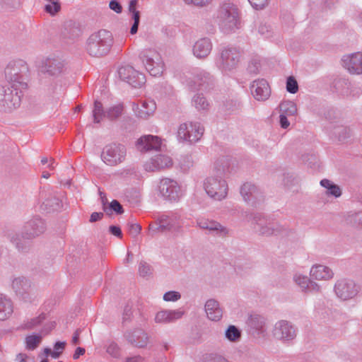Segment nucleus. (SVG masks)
Segmentation results:
<instances>
[{"label": "nucleus", "mask_w": 362, "mask_h": 362, "mask_svg": "<svg viewBox=\"0 0 362 362\" xmlns=\"http://www.w3.org/2000/svg\"><path fill=\"white\" fill-rule=\"evenodd\" d=\"M251 217L254 230L260 235H275L284 238H289L295 235L293 230L259 214L251 215Z\"/></svg>", "instance_id": "nucleus-1"}, {"label": "nucleus", "mask_w": 362, "mask_h": 362, "mask_svg": "<svg viewBox=\"0 0 362 362\" xmlns=\"http://www.w3.org/2000/svg\"><path fill=\"white\" fill-rule=\"evenodd\" d=\"M183 220L178 211H169L158 216L156 221L149 224L148 235L153 237L158 233H179Z\"/></svg>", "instance_id": "nucleus-2"}, {"label": "nucleus", "mask_w": 362, "mask_h": 362, "mask_svg": "<svg viewBox=\"0 0 362 362\" xmlns=\"http://www.w3.org/2000/svg\"><path fill=\"white\" fill-rule=\"evenodd\" d=\"M114 42L112 34L105 29L93 33L87 39L86 49L93 57L105 56L110 51Z\"/></svg>", "instance_id": "nucleus-3"}, {"label": "nucleus", "mask_w": 362, "mask_h": 362, "mask_svg": "<svg viewBox=\"0 0 362 362\" xmlns=\"http://www.w3.org/2000/svg\"><path fill=\"white\" fill-rule=\"evenodd\" d=\"M27 88V83H21L19 88L8 84L0 85V112H11L18 108L23 91Z\"/></svg>", "instance_id": "nucleus-4"}, {"label": "nucleus", "mask_w": 362, "mask_h": 362, "mask_svg": "<svg viewBox=\"0 0 362 362\" xmlns=\"http://www.w3.org/2000/svg\"><path fill=\"white\" fill-rule=\"evenodd\" d=\"M217 20L221 30L225 33L235 32L239 28L240 18L238 8L230 1L220 4L217 11Z\"/></svg>", "instance_id": "nucleus-5"}, {"label": "nucleus", "mask_w": 362, "mask_h": 362, "mask_svg": "<svg viewBox=\"0 0 362 362\" xmlns=\"http://www.w3.org/2000/svg\"><path fill=\"white\" fill-rule=\"evenodd\" d=\"M241 52L239 48L226 46L220 49L216 59V65L223 73L230 72L238 67Z\"/></svg>", "instance_id": "nucleus-6"}, {"label": "nucleus", "mask_w": 362, "mask_h": 362, "mask_svg": "<svg viewBox=\"0 0 362 362\" xmlns=\"http://www.w3.org/2000/svg\"><path fill=\"white\" fill-rule=\"evenodd\" d=\"M46 226L44 221L39 217H34L25 223L21 234H16L11 238V241L19 250L24 249L21 239L30 240L42 234Z\"/></svg>", "instance_id": "nucleus-7"}, {"label": "nucleus", "mask_w": 362, "mask_h": 362, "mask_svg": "<svg viewBox=\"0 0 362 362\" xmlns=\"http://www.w3.org/2000/svg\"><path fill=\"white\" fill-rule=\"evenodd\" d=\"M139 58L146 70L153 76H160L165 69L160 54L155 49L146 48L140 51Z\"/></svg>", "instance_id": "nucleus-8"}, {"label": "nucleus", "mask_w": 362, "mask_h": 362, "mask_svg": "<svg viewBox=\"0 0 362 362\" xmlns=\"http://www.w3.org/2000/svg\"><path fill=\"white\" fill-rule=\"evenodd\" d=\"M223 171L219 169L214 175L209 176L204 182L206 194L218 201L225 199L228 194V185L223 177Z\"/></svg>", "instance_id": "nucleus-9"}, {"label": "nucleus", "mask_w": 362, "mask_h": 362, "mask_svg": "<svg viewBox=\"0 0 362 362\" xmlns=\"http://www.w3.org/2000/svg\"><path fill=\"white\" fill-rule=\"evenodd\" d=\"M28 68L26 63L23 60L10 62L5 69V77L8 85L19 88L24 81V76L28 72Z\"/></svg>", "instance_id": "nucleus-10"}, {"label": "nucleus", "mask_w": 362, "mask_h": 362, "mask_svg": "<svg viewBox=\"0 0 362 362\" xmlns=\"http://www.w3.org/2000/svg\"><path fill=\"white\" fill-rule=\"evenodd\" d=\"M126 147L120 144L106 145L102 151L101 159L107 165L115 166L122 163L126 158Z\"/></svg>", "instance_id": "nucleus-11"}, {"label": "nucleus", "mask_w": 362, "mask_h": 362, "mask_svg": "<svg viewBox=\"0 0 362 362\" xmlns=\"http://www.w3.org/2000/svg\"><path fill=\"white\" fill-rule=\"evenodd\" d=\"M213 77L203 69H195L189 76H187L185 83L192 90H208L213 85Z\"/></svg>", "instance_id": "nucleus-12"}, {"label": "nucleus", "mask_w": 362, "mask_h": 362, "mask_svg": "<svg viewBox=\"0 0 362 362\" xmlns=\"http://www.w3.org/2000/svg\"><path fill=\"white\" fill-rule=\"evenodd\" d=\"M11 288L16 296L25 302H30L35 297V291L31 281L23 276L11 279Z\"/></svg>", "instance_id": "nucleus-13"}, {"label": "nucleus", "mask_w": 362, "mask_h": 362, "mask_svg": "<svg viewBox=\"0 0 362 362\" xmlns=\"http://www.w3.org/2000/svg\"><path fill=\"white\" fill-rule=\"evenodd\" d=\"M158 190L162 198L170 202H177L182 196V189L177 182L168 177L160 180Z\"/></svg>", "instance_id": "nucleus-14"}, {"label": "nucleus", "mask_w": 362, "mask_h": 362, "mask_svg": "<svg viewBox=\"0 0 362 362\" xmlns=\"http://www.w3.org/2000/svg\"><path fill=\"white\" fill-rule=\"evenodd\" d=\"M204 129L199 122L181 124L177 130L180 141L194 143L198 141L204 134Z\"/></svg>", "instance_id": "nucleus-15"}, {"label": "nucleus", "mask_w": 362, "mask_h": 362, "mask_svg": "<svg viewBox=\"0 0 362 362\" xmlns=\"http://www.w3.org/2000/svg\"><path fill=\"white\" fill-rule=\"evenodd\" d=\"M119 78L134 88H141L146 83L145 75L130 65L120 66L117 70Z\"/></svg>", "instance_id": "nucleus-16"}, {"label": "nucleus", "mask_w": 362, "mask_h": 362, "mask_svg": "<svg viewBox=\"0 0 362 362\" xmlns=\"http://www.w3.org/2000/svg\"><path fill=\"white\" fill-rule=\"evenodd\" d=\"M334 291L337 296L343 300L353 298L358 293L354 281L348 279L337 280Z\"/></svg>", "instance_id": "nucleus-17"}, {"label": "nucleus", "mask_w": 362, "mask_h": 362, "mask_svg": "<svg viewBox=\"0 0 362 362\" xmlns=\"http://www.w3.org/2000/svg\"><path fill=\"white\" fill-rule=\"evenodd\" d=\"M173 165L170 156L165 154H157L145 162L144 168L146 171L156 172L169 169Z\"/></svg>", "instance_id": "nucleus-18"}, {"label": "nucleus", "mask_w": 362, "mask_h": 362, "mask_svg": "<svg viewBox=\"0 0 362 362\" xmlns=\"http://www.w3.org/2000/svg\"><path fill=\"white\" fill-rule=\"evenodd\" d=\"M274 336L283 341H289L296 337V329L286 320L278 321L273 330Z\"/></svg>", "instance_id": "nucleus-19"}, {"label": "nucleus", "mask_w": 362, "mask_h": 362, "mask_svg": "<svg viewBox=\"0 0 362 362\" xmlns=\"http://www.w3.org/2000/svg\"><path fill=\"white\" fill-rule=\"evenodd\" d=\"M38 69L41 74L58 76L63 71L64 63L59 59L46 58L41 61Z\"/></svg>", "instance_id": "nucleus-20"}, {"label": "nucleus", "mask_w": 362, "mask_h": 362, "mask_svg": "<svg viewBox=\"0 0 362 362\" xmlns=\"http://www.w3.org/2000/svg\"><path fill=\"white\" fill-rule=\"evenodd\" d=\"M197 225L202 229H206L218 237L224 238L229 235V230L218 222L208 218H200L197 220Z\"/></svg>", "instance_id": "nucleus-21"}, {"label": "nucleus", "mask_w": 362, "mask_h": 362, "mask_svg": "<svg viewBox=\"0 0 362 362\" xmlns=\"http://www.w3.org/2000/svg\"><path fill=\"white\" fill-rule=\"evenodd\" d=\"M124 337L129 343L138 348H144L148 343V334L141 328L128 330Z\"/></svg>", "instance_id": "nucleus-22"}, {"label": "nucleus", "mask_w": 362, "mask_h": 362, "mask_svg": "<svg viewBox=\"0 0 362 362\" xmlns=\"http://www.w3.org/2000/svg\"><path fill=\"white\" fill-rule=\"evenodd\" d=\"M343 66L351 74H362V53L356 52L342 58Z\"/></svg>", "instance_id": "nucleus-23"}, {"label": "nucleus", "mask_w": 362, "mask_h": 362, "mask_svg": "<svg viewBox=\"0 0 362 362\" xmlns=\"http://www.w3.org/2000/svg\"><path fill=\"white\" fill-rule=\"evenodd\" d=\"M161 145L160 138L153 135H144L140 137L136 144L137 149L140 151H157L161 148Z\"/></svg>", "instance_id": "nucleus-24"}, {"label": "nucleus", "mask_w": 362, "mask_h": 362, "mask_svg": "<svg viewBox=\"0 0 362 362\" xmlns=\"http://www.w3.org/2000/svg\"><path fill=\"white\" fill-rule=\"evenodd\" d=\"M156 109V103L151 100H144L132 105V110L136 116L141 119H147L153 114Z\"/></svg>", "instance_id": "nucleus-25"}, {"label": "nucleus", "mask_w": 362, "mask_h": 362, "mask_svg": "<svg viewBox=\"0 0 362 362\" xmlns=\"http://www.w3.org/2000/svg\"><path fill=\"white\" fill-rule=\"evenodd\" d=\"M250 90L254 98L257 100H265L270 95V88L265 79H257L252 82Z\"/></svg>", "instance_id": "nucleus-26"}, {"label": "nucleus", "mask_w": 362, "mask_h": 362, "mask_svg": "<svg viewBox=\"0 0 362 362\" xmlns=\"http://www.w3.org/2000/svg\"><path fill=\"white\" fill-rule=\"evenodd\" d=\"M185 312L182 309L163 310L156 314L154 321L158 324H168L182 318Z\"/></svg>", "instance_id": "nucleus-27"}, {"label": "nucleus", "mask_w": 362, "mask_h": 362, "mask_svg": "<svg viewBox=\"0 0 362 362\" xmlns=\"http://www.w3.org/2000/svg\"><path fill=\"white\" fill-rule=\"evenodd\" d=\"M211 40L208 37H202L197 40L193 46L192 52L198 59H204L209 55L212 50Z\"/></svg>", "instance_id": "nucleus-28"}, {"label": "nucleus", "mask_w": 362, "mask_h": 362, "mask_svg": "<svg viewBox=\"0 0 362 362\" xmlns=\"http://www.w3.org/2000/svg\"><path fill=\"white\" fill-rule=\"evenodd\" d=\"M204 310L207 318L214 322H218L223 317V310L218 301L214 298L206 300L204 305Z\"/></svg>", "instance_id": "nucleus-29"}, {"label": "nucleus", "mask_w": 362, "mask_h": 362, "mask_svg": "<svg viewBox=\"0 0 362 362\" xmlns=\"http://www.w3.org/2000/svg\"><path fill=\"white\" fill-rule=\"evenodd\" d=\"M310 275L317 281H328L334 277V272L329 267L315 264L310 269Z\"/></svg>", "instance_id": "nucleus-30"}, {"label": "nucleus", "mask_w": 362, "mask_h": 362, "mask_svg": "<svg viewBox=\"0 0 362 362\" xmlns=\"http://www.w3.org/2000/svg\"><path fill=\"white\" fill-rule=\"evenodd\" d=\"M240 194L245 202L255 203L261 197L260 190L252 183L246 182L240 188Z\"/></svg>", "instance_id": "nucleus-31"}, {"label": "nucleus", "mask_w": 362, "mask_h": 362, "mask_svg": "<svg viewBox=\"0 0 362 362\" xmlns=\"http://www.w3.org/2000/svg\"><path fill=\"white\" fill-rule=\"evenodd\" d=\"M248 324L258 334H264L266 332L265 319L261 315H252L248 320Z\"/></svg>", "instance_id": "nucleus-32"}, {"label": "nucleus", "mask_w": 362, "mask_h": 362, "mask_svg": "<svg viewBox=\"0 0 362 362\" xmlns=\"http://www.w3.org/2000/svg\"><path fill=\"white\" fill-rule=\"evenodd\" d=\"M13 311V308L11 300L0 295V321L7 319Z\"/></svg>", "instance_id": "nucleus-33"}, {"label": "nucleus", "mask_w": 362, "mask_h": 362, "mask_svg": "<svg viewBox=\"0 0 362 362\" xmlns=\"http://www.w3.org/2000/svg\"><path fill=\"white\" fill-rule=\"evenodd\" d=\"M320 185L327 189L326 194L338 198L341 195L340 187L328 179H323L320 181Z\"/></svg>", "instance_id": "nucleus-34"}, {"label": "nucleus", "mask_w": 362, "mask_h": 362, "mask_svg": "<svg viewBox=\"0 0 362 362\" xmlns=\"http://www.w3.org/2000/svg\"><path fill=\"white\" fill-rule=\"evenodd\" d=\"M241 330L233 325H229L224 332L225 339L232 343L238 342L241 339Z\"/></svg>", "instance_id": "nucleus-35"}, {"label": "nucleus", "mask_w": 362, "mask_h": 362, "mask_svg": "<svg viewBox=\"0 0 362 362\" xmlns=\"http://www.w3.org/2000/svg\"><path fill=\"white\" fill-rule=\"evenodd\" d=\"M124 110L122 103L114 105L106 109V117L111 121L115 120L122 115Z\"/></svg>", "instance_id": "nucleus-36"}, {"label": "nucleus", "mask_w": 362, "mask_h": 362, "mask_svg": "<svg viewBox=\"0 0 362 362\" xmlns=\"http://www.w3.org/2000/svg\"><path fill=\"white\" fill-rule=\"evenodd\" d=\"M106 110L103 109V104L98 100H95L92 116L94 123H100L104 117H106Z\"/></svg>", "instance_id": "nucleus-37"}, {"label": "nucleus", "mask_w": 362, "mask_h": 362, "mask_svg": "<svg viewBox=\"0 0 362 362\" xmlns=\"http://www.w3.org/2000/svg\"><path fill=\"white\" fill-rule=\"evenodd\" d=\"M281 114L287 116H293L297 112L296 105L292 101H284L279 105Z\"/></svg>", "instance_id": "nucleus-38"}, {"label": "nucleus", "mask_w": 362, "mask_h": 362, "mask_svg": "<svg viewBox=\"0 0 362 362\" xmlns=\"http://www.w3.org/2000/svg\"><path fill=\"white\" fill-rule=\"evenodd\" d=\"M45 209L49 212L59 210L61 206V201L56 197L47 198L43 202Z\"/></svg>", "instance_id": "nucleus-39"}, {"label": "nucleus", "mask_w": 362, "mask_h": 362, "mask_svg": "<svg viewBox=\"0 0 362 362\" xmlns=\"http://www.w3.org/2000/svg\"><path fill=\"white\" fill-rule=\"evenodd\" d=\"M40 82L42 88L49 93H52L56 87V83L54 79L47 78L46 76H40Z\"/></svg>", "instance_id": "nucleus-40"}, {"label": "nucleus", "mask_w": 362, "mask_h": 362, "mask_svg": "<svg viewBox=\"0 0 362 362\" xmlns=\"http://www.w3.org/2000/svg\"><path fill=\"white\" fill-rule=\"evenodd\" d=\"M104 211L109 215L113 211L117 214H122L124 213V209L121 204L117 200L114 199L107 206H105Z\"/></svg>", "instance_id": "nucleus-41"}, {"label": "nucleus", "mask_w": 362, "mask_h": 362, "mask_svg": "<svg viewBox=\"0 0 362 362\" xmlns=\"http://www.w3.org/2000/svg\"><path fill=\"white\" fill-rule=\"evenodd\" d=\"M194 165V160L191 155L181 156L179 159V165L184 172L189 170Z\"/></svg>", "instance_id": "nucleus-42"}, {"label": "nucleus", "mask_w": 362, "mask_h": 362, "mask_svg": "<svg viewBox=\"0 0 362 362\" xmlns=\"http://www.w3.org/2000/svg\"><path fill=\"white\" fill-rule=\"evenodd\" d=\"M192 103L199 110H206L209 107V103L202 94L195 95L192 99Z\"/></svg>", "instance_id": "nucleus-43"}, {"label": "nucleus", "mask_w": 362, "mask_h": 362, "mask_svg": "<svg viewBox=\"0 0 362 362\" xmlns=\"http://www.w3.org/2000/svg\"><path fill=\"white\" fill-rule=\"evenodd\" d=\"M293 280L298 285L303 291L307 292L308 286L310 279L307 276L300 274H296L293 276Z\"/></svg>", "instance_id": "nucleus-44"}, {"label": "nucleus", "mask_w": 362, "mask_h": 362, "mask_svg": "<svg viewBox=\"0 0 362 362\" xmlns=\"http://www.w3.org/2000/svg\"><path fill=\"white\" fill-rule=\"evenodd\" d=\"M106 351L110 356L115 358H119L121 356V349L115 341H110L107 345Z\"/></svg>", "instance_id": "nucleus-45"}, {"label": "nucleus", "mask_w": 362, "mask_h": 362, "mask_svg": "<svg viewBox=\"0 0 362 362\" xmlns=\"http://www.w3.org/2000/svg\"><path fill=\"white\" fill-rule=\"evenodd\" d=\"M41 336L37 335H30L26 337L25 342L26 346L30 350H34L41 341Z\"/></svg>", "instance_id": "nucleus-46"}, {"label": "nucleus", "mask_w": 362, "mask_h": 362, "mask_svg": "<svg viewBox=\"0 0 362 362\" xmlns=\"http://www.w3.org/2000/svg\"><path fill=\"white\" fill-rule=\"evenodd\" d=\"M258 33L262 37L269 38L272 35L273 31L270 25L262 23L258 27Z\"/></svg>", "instance_id": "nucleus-47"}, {"label": "nucleus", "mask_w": 362, "mask_h": 362, "mask_svg": "<svg viewBox=\"0 0 362 362\" xmlns=\"http://www.w3.org/2000/svg\"><path fill=\"white\" fill-rule=\"evenodd\" d=\"M333 134L337 136L339 140L343 141L349 136V130L343 126L334 129Z\"/></svg>", "instance_id": "nucleus-48"}, {"label": "nucleus", "mask_w": 362, "mask_h": 362, "mask_svg": "<svg viewBox=\"0 0 362 362\" xmlns=\"http://www.w3.org/2000/svg\"><path fill=\"white\" fill-rule=\"evenodd\" d=\"M286 90L290 93H296L298 90V85L293 76H289L286 81Z\"/></svg>", "instance_id": "nucleus-49"}, {"label": "nucleus", "mask_w": 362, "mask_h": 362, "mask_svg": "<svg viewBox=\"0 0 362 362\" xmlns=\"http://www.w3.org/2000/svg\"><path fill=\"white\" fill-rule=\"evenodd\" d=\"M181 298V294L175 291H170L164 293L163 295V300L167 302H175L178 300H180Z\"/></svg>", "instance_id": "nucleus-50"}, {"label": "nucleus", "mask_w": 362, "mask_h": 362, "mask_svg": "<svg viewBox=\"0 0 362 362\" xmlns=\"http://www.w3.org/2000/svg\"><path fill=\"white\" fill-rule=\"evenodd\" d=\"M132 19L134 21V23L130 28V33L132 35H134L138 31V28L140 22V12L132 13Z\"/></svg>", "instance_id": "nucleus-51"}, {"label": "nucleus", "mask_w": 362, "mask_h": 362, "mask_svg": "<svg viewBox=\"0 0 362 362\" xmlns=\"http://www.w3.org/2000/svg\"><path fill=\"white\" fill-rule=\"evenodd\" d=\"M139 272L143 277L148 276L151 274V267L148 264L142 261L139 265Z\"/></svg>", "instance_id": "nucleus-52"}, {"label": "nucleus", "mask_w": 362, "mask_h": 362, "mask_svg": "<svg viewBox=\"0 0 362 362\" xmlns=\"http://www.w3.org/2000/svg\"><path fill=\"white\" fill-rule=\"evenodd\" d=\"M45 319V315L41 314L38 317L33 318L26 325V327L28 329H33L35 327L39 325Z\"/></svg>", "instance_id": "nucleus-53"}, {"label": "nucleus", "mask_w": 362, "mask_h": 362, "mask_svg": "<svg viewBox=\"0 0 362 362\" xmlns=\"http://www.w3.org/2000/svg\"><path fill=\"white\" fill-rule=\"evenodd\" d=\"M45 11L50 13L51 15H54L60 10V4L59 3L47 4L45 6Z\"/></svg>", "instance_id": "nucleus-54"}, {"label": "nucleus", "mask_w": 362, "mask_h": 362, "mask_svg": "<svg viewBox=\"0 0 362 362\" xmlns=\"http://www.w3.org/2000/svg\"><path fill=\"white\" fill-rule=\"evenodd\" d=\"M259 68H260L259 62L256 60H254L249 63L247 70L250 74H257L259 73Z\"/></svg>", "instance_id": "nucleus-55"}, {"label": "nucleus", "mask_w": 362, "mask_h": 362, "mask_svg": "<svg viewBox=\"0 0 362 362\" xmlns=\"http://www.w3.org/2000/svg\"><path fill=\"white\" fill-rule=\"evenodd\" d=\"M213 0H184L187 4H194L199 7H204L211 3Z\"/></svg>", "instance_id": "nucleus-56"}, {"label": "nucleus", "mask_w": 362, "mask_h": 362, "mask_svg": "<svg viewBox=\"0 0 362 362\" xmlns=\"http://www.w3.org/2000/svg\"><path fill=\"white\" fill-rule=\"evenodd\" d=\"M251 6L257 9H262L267 4L268 0H248Z\"/></svg>", "instance_id": "nucleus-57"}, {"label": "nucleus", "mask_w": 362, "mask_h": 362, "mask_svg": "<svg viewBox=\"0 0 362 362\" xmlns=\"http://www.w3.org/2000/svg\"><path fill=\"white\" fill-rule=\"evenodd\" d=\"M132 315V308L129 305L125 306L122 314V322L124 324L129 322L131 320Z\"/></svg>", "instance_id": "nucleus-58"}, {"label": "nucleus", "mask_w": 362, "mask_h": 362, "mask_svg": "<svg viewBox=\"0 0 362 362\" xmlns=\"http://www.w3.org/2000/svg\"><path fill=\"white\" fill-rule=\"evenodd\" d=\"M128 226L130 234L134 236L137 235L141 230V227L138 223H131L128 224Z\"/></svg>", "instance_id": "nucleus-59"}, {"label": "nucleus", "mask_w": 362, "mask_h": 362, "mask_svg": "<svg viewBox=\"0 0 362 362\" xmlns=\"http://www.w3.org/2000/svg\"><path fill=\"white\" fill-rule=\"evenodd\" d=\"M109 7L117 13H120L122 11V7L117 0H111L109 4Z\"/></svg>", "instance_id": "nucleus-60"}, {"label": "nucleus", "mask_w": 362, "mask_h": 362, "mask_svg": "<svg viewBox=\"0 0 362 362\" xmlns=\"http://www.w3.org/2000/svg\"><path fill=\"white\" fill-rule=\"evenodd\" d=\"M204 362H230L226 358L221 355L211 356Z\"/></svg>", "instance_id": "nucleus-61"}, {"label": "nucleus", "mask_w": 362, "mask_h": 362, "mask_svg": "<svg viewBox=\"0 0 362 362\" xmlns=\"http://www.w3.org/2000/svg\"><path fill=\"white\" fill-rule=\"evenodd\" d=\"M320 291V286L317 283L310 280L309 282V286H308L307 292L319 293Z\"/></svg>", "instance_id": "nucleus-62"}, {"label": "nucleus", "mask_w": 362, "mask_h": 362, "mask_svg": "<svg viewBox=\"0 0 362 362\" xmlns=\"http://www.w3.org/2000/svg\"><path fill=\"white\" fill-rule=\"evenodd\" d=\"M287 117V115H284L282 114H280L279 115V123L281 127L283 129H287L290 125V122L288 120Z\"/></svg>", "instance_id": "nucleus-63"}, {"label": "nucleus", "mask_w": 362, "mask_h": 362, "mask_svg": "<svg viewBox=\"0 0 362 362\" xmlns=\"http://www.w3.org/2000/svg\"><path fill=\"white\" fill-rule=\"evenodd\" d=\"M109 230L112 235H115L116 237L122 238V236L121 228L119 226H110L109 228Z\"/></svg>", "instance_id": "nucleus-64"}]
</instances>
